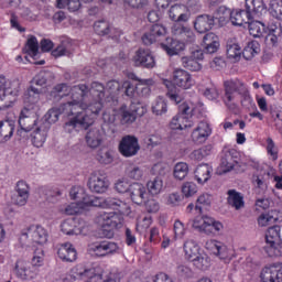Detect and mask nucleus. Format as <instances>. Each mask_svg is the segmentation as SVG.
I'll list each match as a JSON object with an SVG mask.
<instances>
[{
    "label": "nucleus",
    "instance_id": "f257e3e1",
    "mask_svg": "<svg viewBox=\"0 0 282 282\" xmlns=\"http://www.w3.org/2000/svg\"><path fill=\"white\" fill-rule=\"evenodd\" d=\"M70 94L72 100L63 106V111L77 116L65 123V131L72 133L74 129L75 131L89 129L94 124V118L89 113L98 116L102 111V100L107 96L105 85L100 82H93L90 87L79 84L72 87Z\"/></svg>",
    "mask_w": 282,
    "mask_h": 282
},
{
    "label": "nucleus",
    "instance_id": "f03ea898",
    "mask_svg": "<svg viewBox=\"0 0 282 282\" xmlns=\"http://www.w3.org/2000/svg\"><path fill=\"white\" fill-rule=\"evenodd\" d=\"M245 109H257V104L250 95L248 85L239 78L227 79L224 82V96L223 100L229 111L237 112L238 106L237 100H239Z\"/></svg>",
    "mask_w": 282,
    "mask_h": 282
},
{
    "label": "nucleus",
    "instance_id": "7ed1b4c3",
    "mask_svg": "<svg viewBox=\"0 0 282 282\" xmlns=\"http://www.w3.org/2000/svg\"><path fill=\"white\" fill-rule=\"evenodd\" d=\"M124 219L119 214L113 212H100L95 217V223H97L102 230L107 234V237H113V230L122 228Z\"/></svg>",
    "mask_w": 282,
    "mask_h": 282
},
{
    "label": "nucleus",
    "instance_id": "20e7f679",
    "mask_svg": "<svg viewBox=\"0 0 282 282\" xmlns=\"http://www.w3.org/2000/svg\"><path fill=\"white\" fill-rule=\"evenodd\" d=\"M117 113L121 124H133L138 120V117L142 118L147 113V106L140 101H132L130 107L122 105L117 109Z\"/></svg>",
    "mask_w": 282,
    "mask_h": 282
},
{
    "label": "nucleus",
    "instance_id": "39448f33",
    "mask_svg": "<svg viewBox=\"0 0 282 282\" xmlns=\"http://www.w3.org/2000/svg\"><path fill=\"white\" fill-rule=\"evenodd\" d=\"M21 91V80L12 79L3 83H0V110L8 109L12 107L14 102V96H19Z\"/></svg>",
    "mask_w": 282,
    "mask_h": 282
},
{
    "label": "nucleus",
    "instance_id": "423d86ee",
    "mask_svg": "<svg viewBox=\"0 0 282 282\" xmlns=\"http://www.w3.org/2000/svg\"><path fill=\"white\" fill-rule=\"evenodd\" d=\"M192 228L197 232H203V235L215 237V235H219L224 230V225L210 216H202L193 220Z\"/></svg>",
    "mask_w": 282,
    "mask_h": 282
},
{
    "label": "nucleus",
    "instance_id": "0eeeda50",
    "mask_svg": "<svg viewBox=\"0 0 282 282\" xmlns=\"http://www.w3.org/2000/svg\"><path fill=\"white\" fill-rule=\"evenodd\" d=\"M86 203L95 208H112V210H119V213H129V210H131L129 204L116 197L102 198L90 196L89 198H86Z\"/></svg>",
    "mask_w": 282,
    "mask_h": 282
},
{
    "label": "nucleus",
    "instance_id": "6e6552de",
    "mask_svg": "<svg viewBox=\"0 0 282 282\" xmlns=\"http://www.w3.org/2000/svg\"><path fill=\"white\" fill-rule=\"evenodd\" d=\"M267 247H264V252L269 257H282V246H281V227L273 226L268 229L265 235Z\"/></svg>",
    "mask_w": 282,
    "mask_h": 282
},
{
    "label": "nucleus",
    "instance_id": "1a4fd4ad",
    "mask_svg": "<svg viewBox=\"0 0 282 282\" xmlns=\"http://www.w3.org/2000/svg\"><path fill=\"white\" fill-rule=\"evenodd\" d=\"M88 188L91 193H107L109 188V180H107V173L102 170L94 171L88 180Z\"/></svg>",
    "mask_w": 282,
    "mask_h": 282
},
{
    "label": "nucleus",
    "instance_id": "9d476101",
    "mask_svg": "<svg viewBox=\"0 0 282 282\" xmlns=\"http://www.w3.org/2000/svg\"><path fill=\"white\" fill-rule=\"evenodd\" d=\"M19 124L22 131L30 133L35 127H39V115L34 108L24 107L20 113Z\"/></svg>",
    "mask_w": 282,
    "mask_h": 282
},
{
    "label": "nucleus",
    "instance_id": "9b49d317",
    "mask_svg": "<svg viewBox=\"0 0 282 282\" xmlns=\"http://www.w3.org/2000/svg\"><path fill=\"white\" fill-rule=\"evenodd\" d=\"M138 151H140L138 138L126 135L121 139L119 143V153H121L123 158H133L134 155H138Z\"/></svg>",
    "mask_w": 282,
    "mask_h": 282
},
{
    "label": "nucleus",
    "instance_id": "f8f14e48",
    "mask_svg": "<svg viewBox=\"0 0 282 282\" xmlns=\"http://www.w3.org/2000/svg\"><path fill=\"white\" fill-rule=\"evenodd\" d=\"M172 82L174 87H178L180 89H191L195 85L193 75L182 68L174 69L172 74Z\"/></svg>",
    "mask_w": 282,
    "mask_h": 282
},
{
    "label": "nucleus",
    "instance_id": "ddd939ff",
    "mask_svg": "<svg viewBox=\"0 0 282 282\" xmlns=\"http://www.w3.org/2000/svg\"><path fill=\"white\" fill-rule=\"evenodd\" d=\"M91 250L96 257H111L118 254L120 247L113 241H99L93 245Z\"/></svg>",
    "mask_w": 282,
    "mask_h": 282
},
{
    "label": "nucleus",
    "instance_id": "4468645a",
    "mask_svg": "<svg viewBox=\"0 0 282 282\" xmlns=\"http://www.w3.org/2000/svg\"><path fill=\"white\" fill-rule=\"evenodd\" d=\"M135 67H144L145 69H153L155 67V57L150 50L139 48L134 55Z\"/></svg>",
    "mask_w": 282,
    "mask_h": 282
},
{
    "label": "nucleus",
    "instance_id": "2eb2a0df",
    "mask_svg": "<svg viewBox=\"0 0 282 282\" xmlns=\"http://www.w3.org/2000/svg\"><path fill=\"white\" fill-rule=\"evenodd\" d=\"M261 282H282V264L267 265L260 273Z\"/></svg>",
    "mask_w": 282,
    "mask_h": 282
},
{
    "label": "nucleus",
    "instance_id": "dca6fc26",
    "mask_svg": "<svg viewBox=\"0 0 282 282\" xmlns=\"http://www.w3.org/2000/svg\"><path fill=\"white\" fill-rule=\"evenodd\" d=\"M237 150L225 149L220 154V169L223 173H230L237 166Z\"/></svg>",
    "mask_w": 282,
    "mask_h": 282
},
{
    "label": "nucleus",
    "instance_id": "f3484780",
    "mask_svg": "<svg viewBox=\"0 0 282 282\" xmlns=\"http://www.w3.org/2000/svg\"><path fill=\"white\" fill-rule=\"evenodd\" d=\"M166 36V28L162 24H153L148 32L142 36V42L144 45H153L158 43L160 39Z\"/></svg>",
    "mask_w": 282,
    "mask_h": 282
},
{
    "label": "nucleus",
    "instance_id": "a211bd4d",
    "mask_svg": "<svg viewBox=\"0 0 282 282\" xmlns=\"http://www.w3.org/2000/svg\"><path fill=\"white\" fill-rule=\"evenodd\" d=\"M212 133L213 130L210 129L208 122L200 121L198 126L193 130L191 138L195 144H204V142L210 138Z\"/></svg>",
    "mask_w": 282,
    "mask_h": 282
},
{
    "label": "nucleus",
    "instance_id": "6ab92c4d",
    "mask_svg": "<svg viewBox=\"0 0 282 282\" xmlns=\"http://www.w3.org/2000/svg\"><path fill=\"white\" fill-rule=\"evenodd\" d=\"M22 237L31 238L33 243H39L40 246L47 243V230L41 225L31 226L26 232L22 234Z\"/></svg>",
    "mask_w": 282,
    "mask_h": 282
},
{
    "label": "nucleus",
    "instance_id": "aec40b11",
    "mask_svg": "<svg viewBox=\"0 0 282 282\" xmlns=\"http://www.w3.org/2000/svg\"><path fill=\"white\" fill-rule=\"evenodd\" d=\"M61 231L68 237H73L74 235H86L87 227L76 223L74 218H69L61 224Z\"/></svg>",
    "mask_w": 282,
    "mask_h": 282
},
{
    "label": "nucleus",
    "instance_id": "412c9836",
    "mask_svg": "<svg viewBox=\"0 0 282 282\" xmlns=\"http://www.w3.org/2000/svg\"><path fill=\"white\" fill-rule=\"evenodd\" d=\"M13 202L17 206H25L30 199V185L25 181H19L15 185Z\"/></svg>",
    "mask_w": 282,
    "mask_h": 282
},
{
    "label": "nucleus",
    "instance_id": "4be33fe9",
    "mask_svg": "<svg viewBox=\"0 0 282 282\" xmlns=\"http://www.w3.org/2000/svg\"><path fill=\"white\" fill-rule=\"evenodd\" d=\"M17 124V119L4 118L0 121V142L6 144L14 135V127Z\"/></svg>",
    "mask_w": 282,
    "mask_h": 282
},
{
    "label": "nucleus",
    "instance_id": "5701e85b",
    "mask_svg": "<svg viewBox=\"0 0 282 282\" xmlns=\"http://www.w3.org/2000/svg\"><path fill=\"white\" fill-rule=\"evenodd\" d=\"M43 89L37 88L35 86H30L24 93V107L29 109H34L36 111V107L39 106V101L41 100V94Z\"/></svg>",
    "mask_w": 282,
    "mask_h": 282
},
{
    "label": "nucleus",
    "instance_id": "b1692460",
    "mask_svg": "<svg viewBox=\"0 0 282 282\" xmlns=\"http://www.w3.org/2000/svg\"><path fill=\"white\" fill-rule=\"evenodd\" d=\"M128 195L133 204L140 206L147 202V187L141 183H132Z\"/></svg>",
    "mask_w": 282,
    "mask_h": 282
},
{
    "label": "nucleus",
    "instance_id": "393cba45",
    "mask_svg": "<svg viewBox=\"0 0 282 282\" xmlns=\"http://www.w3.org/2000/svg\"><path fill=\"white\" fill-rule=\"evenodd\" d=\"M89 195H84L82 197V200L77 203H70L69 205H66L64 208H61V213H64V215H78L79 213H83V210H87V208H91L93 206L87 203V198H90Z\"/></svg>",
    "mask_w": 282,
    "mask_h": 282
},
{
    "label": "nucleus",
    "instance_id": "a878e982",
    "mask_svg": "<svg viewBox=\"0 0 282 282\" xmlns=\"http://www.w3.org/2000/svg\"><path fill=\"white\" fill-rule=\"evenodd\" d=\"M161 47L166 52L167 56H177L180 52H184L186 46L180 40L167 37L165 42L161 43Z\"/></svg>",
    "mask_w": 282,
    "mask_h": 282
},
{
    "label": "nucleus",
    "instance_id": "bb28decb",
    "mask_svg": "<svg viewBox=\"0 0 282 282\" xmlns=\"http://www.w3.org/2000/svg\"><path fill=\"white\" fill-rule=\"evenodd\" d=\"M215 25V17L208 14L198 15L194 22V28L199 34H204L213 30Z\"/></svg>",
    "mask_w": 282,
    "mask_h": 282
},
{
    "label": "nucleus",
    "instance_id": "cd10ccee",
    "mask_svg": "<svg viewBox=\"0 0 282 282\" xmlns=\"http://www.w3.org/2000/svg\"><path fill=\"white\" fill-rule=\"evenodd\" d=\"M102 129L96 127L90 128L85 135L87 147L89 149H98L102 144Z\"/></svg>",
    "mask_w": 282,
    "mask_h": 282
},
{
    "label": "nucleus",
    "instance_id": "c85d7f7f",
    "mask_svg": "<svg viewBox=\"0 0 282 282\" xmlns=\"http://www.w3.org/2000/svg\"><path fill=\"white\" fill-rule=\"evenodd\" d=\"M72 98V88L67 84H57L48 93V100L52 102H61L63 98L69 96Z\"/></svg>",
    "mask_w": 282,
    "mask_h": 282
},
{
    "label": "nucleus",
    "instance_id": "c756f323",
    "mask_svg": "<svg viewBox=\"0 0 282 282\" xmlns=\"http://www.w3.org/2000/svg\"><path fill=\"white\" fill-rule=\"evenodd\" d=\"M65 105L67 104H63L59 109L56 108H52L50 109L46 115L44 116L43 120L40 121V123L42 126L45 127V124H48V129L52 127V124H54V122H58V116H61V113H65V116H75V118L78 116V113H69L67 115V112L63 111V107H65Z\"/></svg>",
    "mask_w": 282,
    "mask_h": 282
},
{
    "label": "nucleus",
    "instance_id": "7c9ffc66",
    "mask_svg": "<svg viewBox=\"0 0 282 282\" xmlns=\"http://www.w3.org/2000/svg\"><path fill=\"white\" fill-rule=\"evenodd\" d=\"M47 131H50V123H45V126H43V123L39 122V126L32 134V142L34 147L39 149L45 144V140H47Z\"/></svg>",
    "mask_w": 282,
    "mask_h": 282
},
{
    "label": "nucleus",
    "instance_id": "2f4dec72",
    "mask_svg": "<svg viewBox=\"0 0 282 282\" xmlns=\"http://www.w3.org/2000/svg\"><path fill=\"white\" fill-rule=\"evenodd\" d=\"M230 21L232 25L241 28V25L248 24L250 21H252V14H250L247 9H236L231 11Z\"/></svg>",
    "mask_w": 282,
    "mask_h": 282
},
{
    "label": "nucleus",
    "instance_id": "473e14b6",
    "mask_svg": "<svg viewBox=\"0 0 282 282\" xmlns=\"http://www.w3.org/2000/svg\"><path fill=\"white\" fill-rule=\"evenodd\" d=\"M226 54H227V58H229V61H234L235 63H237V61H240L241 46L239 45V42H237L236 39L227 40Z\"/></svg>",
    "mask_w": 282,
    "mask_h": 282
},
{
    "label": "nucleus",
    "instance_id": "72a5a7b5",
    "mask_svg": "<svg viewBox=\"0 0 282 282\" xmlns=\"http://www.w3.org/2000/svg\"><path fill=\"white\" fill-rule=\"evenodd\" d=\"M246 10L251 14V19L261 17L267 10L265 2L263 0H246Z\"/></svg>",
    "mask_w": 282,
    "mask_h": 282
},
{
    "label": "nucleus",
    "instance_id": "f704fd0d",
    "mask_svg": "<svg viewBox=\"0 0 282 282\" xmlns=\"http://www.w3.org/2000/svg\"><path fill=\"white\" fill-rule=\"evenodd\" d=\"M57 254L62 261H67L69 263L76 261L77 257L76 249L69 242L62 245L57 250Z\"/></svg>",
    "mask_w": 282,
    "mask_h": 282
},
{
    "label": "nucleus",
    "instance_id": "c9c22d12",
    "mask_svg": "<svg viewBox=\"0 0 282 282\" xmlns=\"http://www.w3.org/2000/svg\"><path fill=\"white\" fill-rule=\"evenodd\" d=\"M227 195V203L231 208H235V210H241V208H245L246 202H243V195H241V193L236 189H229Z\"/></svg>",
    "mask_w": 282,
    "mask_h": 282
},
{
    "label": "nucleus",
    "instance_id": "e433bc0d",
    "mask_svg": "<svg viewBox=\"0 0 282 282\" xmlns=\"http://www.w3.org/2000/svg\"><path fill=\"white\" fill-rule=\"evenodd\" d=\"M203 43L205 46V54H215L219 50V37L215 33H207L203 37Z\"/></svg>",
    "mask_w": 282,
    "mask_h": 282
},
{
    "label": "nucleus",
    "instance_id": "4c0bfd02",
    "mask_svg": "<svg viewBox=\"0 0 282 282\" xmlns=\"http://www.w3.org/2000/svg\"><path fill=\"white\" fill-rule=\"evenodd\" d=\"M14 273L22 281H30V279H34V273L28 268V263L23 260H18L14 267Z\"/></svg>",
    "mask_w": 282,
    "mask_h": 282
},
{
    "label": "nucleus",
    "instance_id": "58836bf2",
    "mask_svg": "<svg viewBox=\"0 0 282 282\" xmlns=\"http://www.w3.org/2000/svg\"><path fill=\"white\" fill-rule=\"evenodd\" d=\"M195 178L198 184H206L210 180V173H213V167L208 164H200L195 170Z\"/></svg>",
    "mask_w": 282,
    "mask_h": 282
},
{
    "label": "nucleus",
    "instance_id": "ea45409f",
    "mask_svg": "<svg viewBox=\"0 0 282 282\" xmlns=\"http://www.w3.org/2000/svg\"><path fill=\"white\" fill-rule=\"evenodd\" d=\"M133 80H138L139 85H137V94L138 96H141L142 98H147L148 96H151V87L153 85V79H141L137 76L132 77Z\"/></svg>",
    "mask_w": 282,
    "mask_h": 282
},
{
    "label": "nucleus",
    "instance_id": "a19ab883",
    "mask_svg": "<svg viewBox=\"0 0 282 282\" xmlns=\"http://www.w3.org/2000/svg\"><path fill=\"white\" fill-rule=\"evenodd\" d=\"M241 54L246 61H252L257 54H261V44H259L257 41H251L245 46Z\"/></svg>",
    "mask_w": 282,
    "mask_h": 282
},
{
    "label": "nucleus",
    "instance_id": "79ce46f5",
    "mask_svg": "<svg viewBox=\"0 0 282 282\" xmlns=\"http://www.w3.org/2000/svg\"><path fill=\"white\" fill-rule=\"evenodd\" d=\"M183 248L185 257L186 259H188V261L196 258L198 254H202V252L199 251V245H197V242L193 239L185 240Z\"/></svg>",
    "mask_w": 282,
    "mask_h": 282
},
{
    "label": "nucleus",
    "instance_id": "37998d69",
    "mask_svg": "<svg viewBox=\"0 0 282 282\" xmlns=\"http://www.w3.org/2000/svg\"><path fill=\"white\" fill-rule=\"evenodd\" d=\"M231 14L232 10L228 9L226 6H220L212 17H214V21L216 19L220 25H226L230 21Z\"/></svg>",
    "mask_w": 282,
    "mask_h": 282
},
{
    "label": "nucleus",
    "instance_id": "c03bdc74",
    "mask_svg": "<svg viewBox=\"0 0 282 282\" xmlns=\"http://www.w3.org/2000/svg\"><path fill=\"white\" fill-rule=\"evenodd\" d=\"M170 19L177 23L188 21V14L184 13V6H172L169 11Z\"/></svg>",
    "mask_w": 282,
    "mask_h": 282
},
{
    "label": "nucleus",
    "instance_id": "a18cd8bd",
    "mask_svg": "<svg viewBox=\"0 0 282 282\" xmlns=\"http://www.w3.org/2000/svg\"><path fill=\"white\" fill-rule=\"evenodd\" d=\"M189 261H192L194 268L197 270L206 271L208 268H210V258L205 252H200L195 258H192Z\"/></svg>",
    "mask_w": 282,
    "mask_h": 282
},
{
    "label": "nucleus",
    "instance_id": "49530a36",
    "mask_svg": "<svg viewBox=\"0 0 282 282\" xmlns=\"http://www.w3.org/2000/svg\"><path fill=\"white\" fill-rule=\"evenodd\" d=\"M166 97L174 102V105H180V102H184L186 98V93L176 86H172L167 88Z\"/></svg>",
    "mask_w": 282,
    "mask_h": 282
},
{
    "label": "nucleus",
    "instance_id": "de8ad7c7",
    "mask_svg": "<svg viewBox=\"0 0 282 282\" xmlns=\"http://www.w3.org/2000/svg\"><path fill=\"white\" fill-rule=\"evenodd\" d=\"M249 25V34L254 39H261L264 34L268 33V29H265V24L260 21H252L248 23Z\"/></svg>",
    "mask_w": 282,
    "mask_h": 282
},
{
    "label": "nucleus",
    "instance_id": "09e8293b",
    "mask_svg": "<svg viewBox=\"0 0 282 282\" xmlns=\"http://www.w3.org/2000/svg\"><path fill=\"white\" fill-rule=\"evenodd\" d=\"M80 1L91 3L94 0H57V8H67L69 12H77V10H80Z\"/></svg>",
    "mask_w": 282,
    "mask_h": 282
},
{
    "label": "nucleus",
    "instance_id": "8fccbe9b",
    "mask_svg": "<svg viewBox=\"0 0 282 282\" xmlns=\"http://www.w3.org/2000/svg\"><path fill=\"white\" fill-rule=\"evenodd\" d=\"M213 153V147L210 144H207L203 148H199L197 150H194L191 154L189 158L191 160H194L196 162H202L204 158H208Z\"/></svg>",
    "mask_w": 282,
    "mask_h": 282
},
{
    "label": "nucleus",
    "instance_id": "3c124183",
    "mask_svg": "<svg viewBox=\"0 0 282 282\" xmlns=\"http://www.w3.org/2000/svg\"><path fill=\"white\" fill-rule=\"evenodd\" d=\"M166 111H169L166 99H164V97H158L152 104V113H154V116H164Z\"/></svg>",
    "mask_w": 282,
    "mask_h": 282
},
{
    "label": "nucleus",
    "instance_id": "603ef678",
    "mask_svg": "<svg viewBox=\"0 0 282 282\" xmlns=\"http://www.w3.org/2000/svg\"><path fill=\"white\" fill-rule=\"evenodd\" d=\"M172 33L174 34V36H182V34H184L185 36H187V40L189 43H193L195 41V34H193V31H191V29L176 23L172 26Z\"/></svg>",
    "mask_w": 282,
    "mask_h": 282
},
{
    "label": "nucleus",
    "instance_id": "864d4df0",
    "mask_svg": "<svg viewBox=\"0 0 282 282\" xmlns=\"http://www.w3.org/2000/svg\"><path fill=\"white\" fill-rule=\"evenodd\" d=\"M147 186L151 195H160L162 193V189L164 188V181H162V177L156 176L153 180L149 181Z\"/></svg>",
    "mask_w": 282,
    "mask_h": 282
},
{
    "label": "nucleus",
    "instance_id": "5fc2aeb1",
    "mask_svg": "<svg viewBox=\"0 0 282 282\" xmlns=\"http://www.w3.org/2000/svg\"><path fill=\"white\" fill-rule=\"evenodd\" d=\"M94 30L99 36H107L111 32V24L106 20H99L94 23Z\"/></svg>",
    "mask_w": 282,
    "mask_h": 282
},
{
    "label": "nucleus",
    "instance_id": "6e6d98bb",
    "mask_svg": "<svg viewBox=\"0 0 282 282\" xmlns=\"http://www.w3.org/2000/svg\"><path fill=\"white\" fill-rule=\"evenodd\" d=\"M47 80H50V73L45 70H41L39 74H36L32 80L31 86L33 87H45L47 85Z\"/></svg>",
    "mask_w": 282,
    "mask_h": 282
},
{
    "label": "nucleus",
    "instance_id": "4d7b16f0",
    "mask_svg": "<svg viewBox=\"0 0 282 282\" xmlns=\"http://www.w3.org/2000/svg\"><path fill=\"white\" fill-rule=\"evenodd\" d=\"M174 177L175 180H185L186 175H188V164L184 162H178L174 166Z\"/></svg>",
    "mask_w": 282,
    "mask_h": 282
},
{
    "label": "nucleus",
    "instance_id": "13d9d810",
    "mask_svg": "<svg viewBox=\"0 0 282 282\" xmlns=\"http://www.w3.org/2000/svg\"><path fill=\"white\" fill-rule=\"evenodd\" d=\"M123 6L130 10H147L149 0H123Z\"/></svg>",
    "mask_w": 282,
    "mask_h": 282
},
{
    "label": "nucleus",
    "instance_id": "bf43d9fd",
    "mask_svg": "<svg viewBox=\"0 0 282 282\" xmlns=\"http://www.w3.org/2000/svg\"><path fill=\"white\" fill-rule=\"evenodd\" d=\"M182 66L185 69H189V72H199L202 69V64L197 62L195 58L191 57H182Z\"/></svg>",
    "mask_w": 282,
    "mask_h": 282
},
{
    "label": "nucleus",
    "instance_id": "052dcab7",
    "mask_svg": "<svg viewBox=\"0 0 282 282\" xmlns=\"http://www.w3.org/2000/svg\"><path fill=\"white\" fill-rule=\"evenodd\" d=\"M210 246L214 250V254L219 257V259H228V250L226 249V246L221 245V242H217V240H212Z\"/></svg>",
    "mask_w": 282,
    "mask_h": 282
},
{
    "label": "nucleus",
    "instance_id": "680f3d73",
    "mask_svg": "<svg viewBox=\"0 0 282 282\" xmlns=\"http://www.w3.org/2000/svg\"><path fill=\"white\" fill-rule=\"evenodd\" d=\"M213 204V196L210 194H203L196 200V210L202 213L203 208H206Z\"/></svg>",
    "mask_w": 282,
    "mask_h": 282
},
{
    "label": "nucleus",
    "instance_id": "e2e57ef3",
    "mask_svg": "<svg viewBox=\"0 0 282 282\" xmlns=\"http://www.w3.org/2000/svg\"><path fill=\"white\" fill-rule=\"evenodd\" d=\"M26 47L29 55L32 56V58H36L39 56V40H36V36H31L28 40Z\"/></svg>",
    "mask_w": 282,
    "mask_h": 282
},
{
    "label": "nucleus",
    "instance_id": "0e129e2a",
    "mask_svg": "<svg viewBox=\"0 0 282 282\" xmlns=\"http://www.w3.org/2000/svg\"><path fill=\"white\" fill-rule=\"evenodd\" d=\"M122 89V85L118 80H110L106 84V94L109 96H118Z\"/></svg>",
    "mask_w": 282,
    "mask_h": 282
},
{
    "label": "nucleus",
    "instance_id": "69168bd1",
    "mask_svg": "<svg viewBox=\"0 0 282 282\" xmlns=\"http://www.w3.org/2000/svg\"><path fill=\"white\" fill-rule=\"evenodd\" d=\"M126 175L127 177H129L130 180H142V169H140L137 165H130L127 170H126Z\"/></svg>",
    "mask_w": 282,
    "mask_h": 282
},
{
    "label": "nucleus",
    "instance_id": "338daca9",
    "mask_svg": "<svg viewBox=\"0 0 282 282\" xmlns=\"http://www.w3.org/2000/svg\"><path fill=\"white\" fill-rule=\"evenodd\" d=\"M97 160L100 164H111L113 162V155H111V151L109 150H99Z\"/></svg>",
    "mask_w": 282,
    "mask_h": 282
},
{
    "label": "nucleus",
    "instance_id": "774afa93",
    "mask_svg": "<svg viewBox=\"0 0 282 282\" xmlns=\"http://www.w3.org/2000/svg\"><path fill=\"white\" fill-rule=\"evenodd\" d=\"M270 14H272L274 19H282V3L276 0H272L270 2Z\"/></svg>",
    "mask_w": 282,
    "mask_h": 282
}]
</instances>
